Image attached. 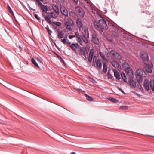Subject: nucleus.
I'll list each match as a JSON object with an SVG mask.
<instances>
[{"instance_id": "0eeeda50", "label": "nucleus", "mask_w": 154, "mask_h": 154, "mask_svg": "<svg viewBox=\"0 0 154 154\" xmlns=\"http://www.w3.org/2000/svg\"><path fill=\"white\" fill-rule=\"evenodd\" d=\"M73 24L72 20L71 18H69L67 19V21L65 22V25L66 29L71 30V27L72 26Z\"/></svg>"}, {"instance_id": "6e6552de", "label": "nucleus", "mask_w": 154, "mask_h": 154, "mask_svg": "<svg viewBox=\"0 0 154 154\" xmlns=\"http://www.w3.org/2000/svg\"><path fill=\"white\" fill-rule=\"evenodd\" d=\"M91 41L96 45H98L99 44L100 42L98 38V36L96 33L92 34Z\"/></svg>"}, {"instance_id": "37998d69", "label": "nucleus", "mask_w": 154, "mask_h": 154, "mask_svg": "<svg viewBox=\"0 0 154 154\" xmlns=\"http://www.w3.org/2000/svg\"><path fill=\"white\" fill-rule=\"evenodd\" d=\"M34 17H35L37 20H40V18L38 17V15L36 14H35L34 15Z\"/></svg>"}, {"instance_id": "4d7b16f0", "label": "nucleus", "mask_w": 154, "mask_h": 154, "mask_svg": "<svg viewBox=\"0 0 154 154\" xmlns=\"http://www.w3.org/2000/svg\"><path fill=\"white\" fill-rule=\"evenodd\" d=\"M71 154H76L74 152H72L71 153Z\"/></svg>"}, {"instance_id": "f03ea898", "label": "nucleus", "mask_w": 154, "mask_h": 154, "mask_svg": "<svg viewBox=\"0 0 154 154\" xmlns=\"http://www.w3.org/2000/svg\"><path fill=\"white\" fill-rule=\"evenodd\" d=\"M143 70L141 69H137L136 72V79L140 86H141L140 84L142 83L143 81L142 75H143Z\"/></svg>"}, {"instance_id": "6e6d98bb", "label": "nucleus", "mask_w": 154, "mask_h": 154, "mask_svg": "<svg viewBox=\"0 0 154 154\" xmlns=\"http://www.w3.org/2000/svg\"><path fill=\"white\" fill-rule=\"evenodd\" d=\"M119 90L122 93H124L123 91L120 88H119Z\"/></svg>"}, {"instance_id": "f8f14e48", "label": "nucleus", "mask_w": 154, "mask_h": 154, "mask_svg": "<svg viewBox=\"0 0 154 154\" xmlns=\"http://www.w3.org/2000/svg\"><path fill=\"white\" fill-rule=\"evenodd\" d=\"M47 16L45 17V20H46L49 24H52V22L50 20V19H51L53 17V15L51 14V12H47Z\"/></svg>"}, {"instance_id": "2f4dec72", "label": "nucleus", "mask_w": 154, "mask_h": 154, "mask_svg": "<svg viewBox=\"0 0 154 154\" xmlns=\"http://www.w3.org/2000/svg\"><path fill=\"white\" fill-rule=\"evenodd\" d=\"M107 99L110 101H111L112 102L116 103L118 101V100L117 99L113 98V97H109Z\"/></svg>"}, {"instance_id": "58836bf2", "label": "nucleus", "mask_w": 154, "mask_h": 154, "mask_svg": "<svg viewBox=\"0 0 154 154\" xmlns=\"http://www.w3.org/2000/svg\"><path fill=\"white\" fill-rule=\"evenodd\" d=\"M75 37H76L77 38L80 37V35H79V33L78 32H75Z\"/></svg>"}, {"instance_id": "bb28decb", "label": "nucleus", "mask_w": 154, "mask_h": 154, "mask_svg": "<svg viewBox=\"0 0 154 154\" xmlns=\"http://www.w3.org/2000/svg\"><path fill=\"white\" fill-rule=\"evenodd\" d=\"M149 86L151 89L152 91H154V81L153 80H151L150 82Z\"/></svg>"}, {"instance_id": "f704fd0d", "label": "nucleus", "mask_w": 154, "mask_h": 154, "mask_svg": "<svg viewBox=\"0 0 154 154\" xmlns=\"http://www.w3.org/2000/svg\"><path fill=\"white\" fill-rule=\"evenodd\" d=\"M52 23H53L54 24L56 25H57V26H61V23L60 22H52Z\"/></svg>"}, {"instance_id": "1a4fd4ad", "label": "nucleus", "mask_w": 154, "mask_h": 154, "mask_svg": "<svg viewBox=\"0 0 154 154\" xmlns=\"http://www.w3.org/2000/svg\"><path fill=\"white\" fill-rule=\"evenodd\" d=\"M124 71L127 75H128L130 77L133 76V71L132 69L129 66L125 68Z\"/></svg>"}, {"instance_id": "680f3d73", "label": "nucleus", "mask_w": 154, "mask_h": 154, "mask_svg": "<svg viewBox=\"0 0 154 154\" xmlns=\"http://www.w3.org/2000/svg\"><path fill=\"white\" fill-rule=\"evenodd\" d=\"M54 45H55V46H56V44L54 42Z\"/></svg>"}, {"instance_id": "cd10ccee", "label": "nucleus", "mask_w": 154, "mask_h": 154, "mask_svg": "<svg viewBox=\"0 0 154 154\" xmlns=\"http://www.w3.org/2000/svg\"><path fill=\"white\" fill-rule=\"evenodd\" d=\"M106 63H103V71L104 73H106L107 72V67L106 65Z\"/></svg>"}, {"instance_id": "e433bc0d", "label": "nucleus", "mask_w": 154, "mask_h": 154, "mask_svg": "<svg viewBox=\"0 0 154 154\" xmlns=\"http://www.w3.org/2000/svg\"><path fill=\"white\" fill-rule=\"evenodd\" d=\"M46 29L47 31V32L49 35H51V34L52 33V31L51 30H50L48 26H47V27L46 28Z\"/></svg>"}, {"instance_id": "a19ab883", "label": "nucleus", "mask_w": 154, "mask_h": 154, "mask_svg": "<svg viewBox=\"0 0 154 154\" xmlns=\"http://www.w3.org/2000/svg\"><path fill=\"white\" fill-rule=\"evenodd\" d=\"M149 22L151 23V24L152 23H154V16L152 17V19H150V21Z\"/></svg>"}, {"instance_id": "13d9d810", "label": "nucleus", "mask_w": 154, "mask_h": 154, "mask_svg": "<svg viewBox=\"0 0 154 154\" xmlns=\"http://www.w3.org/2000/svg\"><path fill=\"white\" fill-rule=\"evenodd\" d=\"M143 87H144V82H143Z\"/></svg>"}, {"instance_id": "7c9ffc66", "label": "nucleus", "mask_w": 154, "mask_h": 154, "mask_svg": "<svg viewBox=\"0 0 154 154\" xmlns=\"http://www.w3.org/2000/svg\"><path fill=\"white\" fill-rule=\"evenodd\" d=\"M31 62L36 67L38 68H39V66L38 65V64L37 63L35 62L34 59L33 58H32L31 59Z\"/></svg>"}, {"instance_id": "5fc2aeb1", "label": "nucleus", "mask_w": 154, "mask_h": 154, "mask_svg": "<svg viewBox=\"0 0 154 154\" xmlns=\"http://www.w3.org/2000/svg\"><path fill=\"white\" fill-rule=\"evenodd\" d=\"M76 4H77L78 2V0H72Z\"/></svg>"}, {"instance_id": "f257e3e1", "label": "nucleus", "mask_w": 154, "mask_h": 154, "mask_svg": "<svg viewBox=\"0 0 154 154\" xmlns=\"http://www.w3.org/2000/svg\"><path fill=\"white\" fill-rule=\"evenodd\" d=\"M93 24L95 28L100 33L103 32L104 29H107L108 28L107 21L103 18L99 20H94Z\"/></svg>"}, {"instance_id": "09e8293b", "label": "nucleus", "mask_w": 154, "mask_h": 154, "mask_svg": "<svg viewBox=\"0 0 154 154\" xmlns=\"http://www.w3.org/2000/svg\"><path fill=\"white\" fill-rule=\"evenodd\" d=\"M54 29L57 32H58V31H59V28L57 27H55Z\"/></svg>"}, {"instance_id": "864d4df0", "label": "nucleus", "mask_w": 154, "mask_h": 154, "mask_svg": "<svg viewBox=\"0 0 154 154\" xmlns=\"http://www.w3.org/2000/svg\"><path fill=\"white\" fill-rule=\"evenodd\" d=\"M78 42L79 43L80 45H82V40L79 41V42Z\"/></svg>"}, {"instance_id": "49530a36", "label": "nucleus", "mask_w": 154, "mask_h": 154, "mask_svg": "<svg viewBox=\"0 0 154 154\" xmlns=\"http://www.w3.org/2000/svg\"><path fill=\"white\" fill-rule=\"evenodd\" d=\"M92 57H88V61L89 62L91 63L92 62Z\"/></svg>"}, {"instance_id": "4be33fe9", "label": "nucleus", "mask_w": 154, "mask_h": 154, "mask_svg": "<svg viewBox=\"0 0 154 154\" xmlns=\"http://www.w3.org/2000/svg\"><path fill=\"white\" fill-rule=\"evenodd\" d=\"M81 37L82 41L85 43H87L88 42V40L87 39V36L84 34H82L81 35Z\"/></svg>"}, {"instance_id": "5701e85b", "label": "nucleus", "mask_w": 154, "mask_h": 154, "mask_svg": "<svg viewBox=\"0 0 154 154\" xmlns=\"http://www.w3.org/2000/svg\"><path fill=\"white\" fill-rule=\"evenodd\" d=\"M64 33L63 31H58L57 32V36L59 39L63 37Z\"/></svg>"}, {"instance_id": "79ce46f5", "label": "nucleus", "mask_w": 154, "mask_h": 154, "mask_svg": "<svg viewBox=\"0 0 154 154\" xmlns=\"http://www.w3.org/2000/svg\"><path fill=\"white\" fill-rule=\"evenodd\" d=\"M36 60H37V61L41 63L42 64V60L40 59V58L39 57H36Z\"/></svg>"}, {"instance_id": "dca6fc26", "label": "nucleus", "mask_w": 154, "mask_h": 154, "mask_svg": "<svg viewBox=\"0 0 154 154\" xmlns=\"http://www.w3.org/2000/svg\"><path fill=\"white\" fill-rule=\"evenodd\" d=\"M112 70L114 73V77L117 79L118 80H119L120 79L121 77L119 72L116 70H115L114 69H113Z\"/></svg>"}, {"instance_id": "c03bdc74", "label": "nucleus", "mask_w": 154, "mask_h": 154, "mask_svg": "<svg viewBox=\"0 0 154 154\" xmlns=\"http://www.w3.org/2000/svg\"><path fill=\"white\" fill-rule=\"evenodd\" d=\"M61 41L62 43L65 44L66 43L67 41L66 40V39L65 38H64L63 39H61Z\"/></svg>"}, {"instance_id": "20e7f679", "label": "nucleus", "mask_w": 154, "mask_h": 154, "mask_svg": "<svg viewBox=\"0 0 154 154\" xmlns=\"http://www.w3.org/2000/svg\"><path fill=\"white\" fill-rule=\"evenodd\" d=\"M145 71L149 73H151L152 72V69L153 65L152 62H149L148 63H145Z\"/></svg>"}, {"instance_id": "7ed1b4c3", "label": "nucleus", "mask_w": 154, "mask_h": 154, "mask_svg": "<svg viewBox=\"0 0 154 154\" xmlns=\"http://www.w3.org/2000/svg\"><path fill=\"white\" fill-rule=\"evenodd\" d=\"M97 58V57L96 56H94L93 60V66L96 68L98 69H101L102 68V63H101V60L100 59H98L96 62V64H95V61L94 62L95 60H96Z\"/></svg>"}, {"instance_id": "bf43d9fd", "label": "nucleus", "mask_w": 154, "mask_h": 154, "mask_svg": "<svg viewBox=\"0 0 154 154\" xmlns=\"http://www.w3.org/2000/svg\"><path fill=\"white\" fill-rule=\"evenodd\" d=\"M62 2H64L65 0H61Z\"/></svg>"}, {"instance_id": "423d86ee", "label": "nucleus", "mask_w": 154, "mask_h": 154, "mask_svg": "<svg viewBox=\"0 0 154 154\" xmlns=\"http://www.w3.org/2000/svg\"><path fill=\"white\" fill-rule=\"evenodd\" d=\"M75 11L79 14L80 17L82 18L84 17L85 13L83 9L80 6H76L75 8Z\"/></svg>"}, {"instance_id": "6ab92c4d", "label": "nucleus", "mask_w": 154, "mask_h": 154, "mask_svg": "<svg viewBox=\"0 0 154 154\" xmlns=\"http://www.w3.org/2000/svg\"><path fill=\"white\" fill-rule=\"evenodd\" d=\"M52 7L54 11L55 12L57 15L59 14V10L58 7L56 5H53Z\"/></svg>"}, {"instance_id": "ea45409f", "label": "nucleus", "mask_w": 154, "mask_h": 154, "mask_svg": "<svg viewBox=\"0 0 154 154\" xmlns=\"http://www.w3.org/2000/svg\"><path fill=\"white\" fill-rule=\"evenodd\" d=\"M7 7H8V10L9 11L10 13H11H11L13 14V12H12V11L11 8L10 7L9 5H8V6Z\"/></svg>"}, {"instance_id": "e2e57ef3", "label": "nucleus", "mask_w": 154, "mask_h": 154, "mask_svg": "<svg viewBox=\"0 0 154 154\" xmlns=\"http://www.w3.org/2000/svg\"><path fill=\"white\" fill-rule=\"evenodd\" d=\"M65 38H66H66H67V36H66V37H65Z\"/></svg>"}, {"instance_id": "f3484780", "label": "nucleus", "mask_w": 154, "mask_h": 154, "mask_svg": "<svg viewBox=\"0 0 154 154\" xmlns=\"http://www.w3.org/2000/svg\"><path fill=\"white\" fill-rule=\"evenodd\" d=\"M111 63L112 66L115 68L118 69L119 68V65L117 61L113 60L112 61Z\"/></svg>"}, {"instance_id": "c756f323", "label": "nucleus", "mask_w": 154, "mask_h": 154, "mask_svg": "<svg viewBox=\"0 0 154 154\" xmlns=\"http://www.w3.org/2000/svg\"><path fill=\"white\" fill-rule=\"evenodd\" d=\"M148 80H145V82H146L145 83V89L147 91L150 90L149 87V83H148Z\"/></svg>"}, {"instance_id": "de8ad7c7", "label": "nucleus", "mask_w": 154, "mask_h": 154, "mask_svg": "<svg viewBox=\"0 0 154 154\" xmlns=\"http://www.w3.org/2000/svg\"><path fill=\"white\" fill-rule=\"evenodd\" d=\"M75 37V35H70L69 36V38L70 39H72L73 38Z\"/></svg>"}, {"instance_id": "8fccbe9b", "label": "nucleus", "mask_w": 154, "mask_h": 154, "mask_svg": "<svg viewBox=\"0 0 154 154\" xmlns=\"http://www.w3.org/2000/svg\"><path fill=\"white\" fill-rule=\"evenodd\" d=\"M82 38H81V36L80 37H79V38H77V42H79V41H80L81 40H82Z\"/></svg>"}, {"instance_id": "ddd939ff", "label": "nucleus", "mask_w": 154, "mask_h": 154, "mask_svg": "<svg viewBox=\"0 0 154 154\" xmlns=\"http://www.w3.org/2000/svg\"><path fill=\"white\" fill-rule=\"evenodd\" d=\"M110 53L112 56H114L115 58H117L118 59L120 60L121 59V57L119 54L116 52L114 50H111L110 51Z\"/></svg>"}, {"instance_id": "0e129e2a", "label": "nucleus", "mask_w": 154, "mask_h": 154, "mask_svg": "<svg viewBox=\"0 0 154 154\" xmlns=\"http://www.w3.org/2000/svg\"><path fill=\"white\" fill-rule=\"evenodd\" d=\"M152 137H154V136H152Z\"/></svg>"}, {"instance_id": "9b49d317", "label": "nucleus", "mask_w": 154, "mask_h": 154, "mask_svg": "<svg viewBox=\"0 0 154 154\" xmlns=\"http://www.w3.org/2000/svg\"><path fill=\"white\" fill-rule=\"evenodd\" d=\"M70 47L71 49L74 51V52L77 54L78 53L76 51V49L79 48L80 46L77 43H72L71 45H70Z\"/></svg>"}, {"instance_id": "4c0bfd02", "label": "nucleus", "mask_w": 154, "mask_h": 154, "mask_svg": "<svg viewBox=\"0 0 154 154\" xmlns=\"http://www.w3.org/2000/svg\"><path fill=\"white\" fill-rule=\"evenodd\" d=\"M51 14L53 15L52 18L56 19L57 17V16L56 14L54 12H51Z\"/></svg>"}, {"instance_id": "a878e982", "label": "nucleus", "mask_w": 154, "mask_h": 154, "mask_svg": "<svg viewBox=\"0 0 154 154\" xmlns=\"http://www.w3.org/2000/svg\"><path fill=\"white\" fill-rule=\"evenodd\" d=\"M121 76L122 79H123L124 81L125 82H127V79L125 73L123 72H122L121 73Z\"/></svg>"}, {"instance_id": "a211bd4d", "label": "nucleus", "mask_w": 154, "mask_h": 154, "mask_svg": "<svg viewBox=\"0 0 154 154\" xmlns=\"http://www.w3.org/2000/svg\"><path fill=\"white\" fill-rule=\"evenodd\" d=\"M69 15L70 17L75 19L78 17V15L74 12L70 11L69 13Z\"/></svg>"}, {"instance_id": "052dcab7", "label": "nucleus", "mask_w": 154, "mask_h": 154, "mask_svg": "<svg viewBox=\"0 0 154 154\" xmlns=\"http://www.w3.org/2000/svg\"><path fill=\"white\" fill-rule=\"evenodd\" d=\"M152 26H153V25H152V24L151 25H149V26H151V27H152Z\"/></svg>"}, {"instance_id": "c9c22d12", "label": "nucleus", "mask_w": 154, "mask_h": 154, "mask_svg": "<svg viewBox=\"0 0 154 154\" xmlns=\"http://www.w3.org/2000/svg\"><path fill=\"white\" fill-rule=\"evenodd\" d=\"M94 54V51L93 49H91L90 51V53L89 54V57H93Z\"/></svg>"}, {"instance_id": "39448f33", "label": "nucleus", "mask_w": 154, "mask_h": 154, "mask_svg": "<svg viewBox=\"0 0 154 154\" xmlns=\"http://www.w3.org/2000/svg\"><path fill=\"white\" fill-rule=\"evenodd\" d=\"M37 2L38 4V6L40 7L42 10V15L45 13H47L48 11V6L47 5H43L42 3L38 0H37Z\"/></svg>"}, {"instance_id": "603ef678", "label": "nucleus", "mask_w": 154, "mask_h": 154, "mask_svg": "<svg viewBox=\"0 0 154 154\" xmlns=\"http://www.w3.org/2000/svg\"><path fill=\"white\" fill-rule=\"evenodd\" d=\"M66 43L69 45L71 44V42H70L69 40H67Z\"/></svg>"}, {"instance_id": "3c124183", "label": "nucleus", "mask_w": 154, "mask_h": 154, "mask_svg": "<svg viewBox=\"0 0 154 154\" xmlns=\"http://www.w3.org/2000/svg\"><path fill=\"white\" fill-rule=\"evenodd\" d=\"M149 57L148 56V55L147 54H146V58L145 57V62L146 61L148 60Z\"/></svg>"}, {"instance_id": "a18cd8bd", "label": "nucleus", "mask_w": 154, "mask_h": 154, "mask_svg": "<svg viewBox=\"0 0 154 154\" xmlns=\"http://www.w3.org/2000/svg\"><path fill=\"white\" fill-rule=\"evenodd\" d=\"M77 90L79 91V92H82V93H83V92H84L85 93V91H83V90H82L81 89H77Z\"/></svg>"}, {"instance_id": "72a5a7b5", "label": "nucleus", "mask_w": 154, "mask_h": 154, "mask_svg": "<svg viewBox=\"0 0 154 154\" xmlns=\"http://www.w3.org/2000/svg\"><path fill=\"white\" fill-rule=\"evenodd\" d=\"M122 66L123 68H127L129 66V65L126 62H124L122 64Z\"/></svg>"}, {"instance_id": "9d476101", "label": "nucleus", "mask_w": 154, "mask_h": 154, "mask_svg": "<svg viewBox=\"0 0 154 154\" xmlns=\"http://www.w3.org/2000/svg\"><path fill=\"white\" fill-rule=\"evenodd\" d=\"M76 24L79 27V29L83 30L85 26H84L83 24L82 23V20L79 18H77L76 20Z\"/></svg>"}, {"instance_id": "c85d7f7f", "label": "nucleus", "mask_w": 154, "mask_h": 154, "mask_svg": "<svg viewBox=\"0 0 154 154\" xmlns=\"http://www.w3.org/2000/svg\"><path fill=\"white\" fill-rule=\"evenodd\" d=\"M86 98V99L87 100L89 101H92L94 100V99L93 98H92L91 97L89 96L87 94H84Z\"/></svg>"}, {"instance_id": "2eb2a0df", "label": "nucleus", "mask_w": 154, "mask_h": 154, "mask_svg": "<svg viewBox=\"0 0 154 154\" xmlns=\"http://www.w3.org/2000/svg\"><path fill=\"white\" fill-rule=\"evenodd\" d=\"M60 11L61 13L64 16L67 17H68V13L66 8L64 7H61L60 8Z\"/></svg>"}, {"instance_id": "412c9836", "label": "nucleus", "mask_w": 154, "mask_h": 154, "mask_svg": "<svg viewBox=\"0 0 154 154\" xmlns=\"http://www.w3.org/2000/svg\"><path fill=\"white\" fill-rule=\"evenodd\" d=\"M84 30V35L86 36L88 38H89V31L88 29V28L84 27V28L83 29Z\"/></svg>"}, {"instance_id": "4468645a", "label": "nucleus", "mask_w": 154, "mask_h": 154, "mask_svg": "<svg viewBox=\"0 0 154 154\" xmlns=\"http://www.w3.org/2000/svg\"><path fill=\"white\" fill-rule=\"evenodd\" d=\"M129 83L131 88H134L136 87V82L134 81L132 77H130L129 78Z\"/></svg>"}, {"instance_id": "393cba45", "label": "nucleus", "mask_w": 154, "mask_h": 154, "mask_svg": "<svg viewBox=\"0 0 154 154\" xmlns=\"http://www.w3.org/2000/svg\"><path fill=\"white\" fill-rule=\"evenodd\" d=\"M99 54L101 58L106 63H107L108 62V60L106 58H105L104 55L100 51L99 52Z\"/></svg>"}, {"instance_id": "473e14b6", "label": "nucleus", "mask_w": 154, "mask_h": 154, "mask_svg": "<svg viewBox=\"0 0 154 154\" xmlns=\"http://www.w3.org/2000/svg\"><path fill=\"white\" fill-rule=\"evenodd\" d=\"M53 53L55 55H56L58 58H59L60 59V60L62 61V62H63V63H64L63 60L62 58V57L59 55L57 54L55 51H53Z\"/></svg>"}, {"instance_id": "b1692460", "label": "nucleus", "mask_w": 154, "mask_h": 154, "mask_svg": "<svg viewBox=\"0 0 154 154\" xmlns=\"http://www.w3.org/2000/svg\"><path fill=\"white\" fill-rule=\"evenodd\" d=\"M139 56L142 60V62L144 63V52L141 51L139 53Z\"/></svg>"}, {"instance_id": "aec40b11", "label": "nucleus", "mask_w": 154, "mask_h": 154, "mask_svg": "<svg viewBox=\"0 0 154 154\" xmlns=\"http://www.w3.org/2000/svg\"><path fill=\"white\" fill-rule=\"evenodd\" d=\"M78 51L81 55L83 56L85 58H86L85 52L83 50V48L81 47L78 50Z\"/></svg>"}]
</instances>
